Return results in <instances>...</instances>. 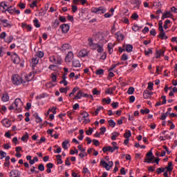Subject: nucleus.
Returning a JSON list of instances; mask_svg holds the SVG:
<instances>
[{
  "mask_svg": "<svg viewBox=\"0 0 177 177\" xmlns=\"http://www.w3.org/2000/svg\"><path fill=\"white\" fill-rule=\"evenodd\" d=\"M105 35L103 33H98L96 35V39H97L98 42L97 44L93 43V40L91 38H88V46H90L91 49H93L98 52V53H102L103 52V45L104 44H107V40L105 38Z\"/></svg>",
  "mask_w": 177,
  "mask_h": 177,
  "instance_id": "1",
  "label": "nucleus"
},
{
  "mask_svg": "<svg viewBox=\"0 0 177 177\" xmlns=\"http://www.w3.org/2000/svg\"><path fill=\"white\" fill-rule=\"evenodd\" d=\"M24 103L20 98H16L14 102L9 106V110H16L17 113H21Z\"/></svg>",
  "mask_w": 177,
  "mask_h": 177,
  "instance_id": "2",
  "label": "nucleus"
},
{
  "mask_svg": "<svg viewBox=\"0 0 177 177\" xmlns=\"http://www.w3.org/2000/svg\"><path fill=\"white\" fill-rule=\"evenodd\" d=\"M32 80H34V75L32 73H30L28 75H21V84H22L23 85H28V82L32 81Z\"/></svg>",
  "mask_w": 177,
  "mask_h": 177,
  "instance_id": "3",
  "label": "nucleus"
},
{
  "mask_svg": "<svg viewBox=\"0 0 177 177\" xmlns=\"http://www.w3.org/2000/svg\"><path fill=\"white\" fill-rule=\"evenodd\" d=\"M49 61L54 64H62L63 59L60 55H51L49 57Z\"/></svg>",
  "mask_w": 177,
  "mask_h": 177,
  "instance_id": "4",
  "label": "nucleus"
},
{
  "mask_svg": "<svg viewBox=\"0 0 177 177\" xmlns=\"http://www.w3.org/2000/svg\"><path fill=\"white\" fill-rule=\"evenodd\" d=\"M106 10H107L106 9V8L103 6L99 8L93 7L91 9V13H95V15H102L103 13H106Z\"/></svg>",
  "mask_w": 177,
  "mask_h": 177,
  "instance_id": "5",
  "label": "nucleus"
},
{
  "mask_svg": "<svg viewBox=\"0 0 177 177\" xmlns=\"http://www.w3.org/2000/svg\"><path fill=\"white\" fill-rule=\"evenodd\" d=\"M100 165L102 167H103L104 168H105V169H106V171H110V169H111V168H113V165H114V163L113 162V161H109V162H106L104 160H101Z\"/></svg>",
  "mask_w": 177,
  "mask_h": 177,
  "instance_id": "6",
  "label": "nucleus"
},
{
  "mask_svg": "<svg viewBox=\"0 0 177 177\" xmlns=\"http://www.w3.org/2000/svg\"><path fill=\"white\" fill-rule=\"evenodd\" d=\"M82 120H83L84 124H88L91 122V120H89V114L86 111H84L82 113Z\"/></svg>",
  "mask_w": 177,
  "mask_h": 177,
  "instance_id": "7",
  "label": "nucleus"
},
{
  "mask_svg": "<svg viewBox=\"0 0 177 177\" xmlns=\"http://www.w3.org/2000/svg\"><path fill=\"white\" fill-rule=\"evenodd\" d=\"M12 81L15 85H20V84H21V77H19V75H12Z\"/></svg>",
  "mask_w": 177,
  "mask_h": 177,
  "instance_id": "8",
  "label": "nucleus"
},
{
  "mask_svg": "<svg viewBox=\"0 0 177 177\" xmlns=\"http://www.w3.org/2000/svg\"><path fill=\"white\" fill-rule=\"evenodd\" d=\"M130 3L133 5V9H139L140 8V4L142 2L139 0H130Z\"/></svg>",
  "mask_w": 177,
  "mask_h": 177,
  "instance_id": "9",
  "label": "nucleus"
},
{
  "mask_svg": "<svg viewBox=\"0 0 177 177\" xmlns=\"http://www.w3.org/2000/svg\"><path fill=\"white\" fill-rule=\"evenodd\" d=\"M147 159H145V162H148V164H150L153 160H154V156H153V151H150L147 154Z\"/></svg>",
  "mask_w": 177,
  "mask_h": 177,
  "instance_id": "10",
  "label": "nucleus"
},
{
  "mask_svg": "<svg viewBox=\"0 0 177 177\" xmlns=\"http://www.w3.org/2000/svg\"><path fill=\"white\" fill-rule=\"evenodd\" d=\"M0 21L3 25V27H6L8 28H12V26L13 25H12V23H10V21H8V19H0Z\"/></svg>",
  "mask_w": 177,
  "mask_h": 177,
  "instance_id": "11",
  "label": "nucleus"
},
{
  "mask_svg": "<svg viewBox=\"0 0 177 177\" xmlns=\"http://www.w3.org/2000/svg\"><path fill=\"white\" fill-rule=\"evenodd\" d=\"M12 57V60L13 62V63H15V64H19L20 63V57H19V55H17V54L16 53H13L11 55Z\"/></svg>",
  "mask_w": 177,
  "mask_h": 177,
  "instance_id": "12",
  "label": "nucleus"
},
{
  "mask_svg": "<svg viewBox=\"0 0 177 177\" xmlns=\"http://www.w3.org/2000/svg\"><path fill=\"white\" fill-rule=\"evenodd\" d=\"M73 59H74V54L72 51H69L65 57V62L66 63H71Z\"/></svg>",
  "mask_w": 177,
  "mask_h": 177,
  "instance_id": "13",
  "label": "nucleus"
},
{
  "mask_svg": "<svg viewBox=\"0 0 177 177\" xmlns=\"http://www.w3.org/2000/svg\"><path fill=\"white\" fill-rule=\"evenodd\" d=\"M60 28L62 29L63 34H67L70 30V26L67 24H64L60 26Z\"/></svg>",
  "mask_w": 177,
  "mask_h": 177,
  "instance_id": "14",
  "label": "nucleus"
},
{
  "mask_svg": "<svg viewBox=\"0 0 177 177\" xmlns=\"http://www.w3.org/2000/svg\"><path fill=\"white\" fill-rule=\"evenodd\" d=\"M1 123L3 124V127H6V128H10L12 125V121L8 118L2 120Z\"/></svg>",
  "mask_w": 177,
  "mask_h": 177,
  "instance_id": "15",
  "label": "nucleus"
},
{
  "mask_svg": "<svg viewBox=\"0 0 177 177\" xmlns=\"http://www.w3.org/2000/svg\"><path fill=\"white\" fill-rule=\"evenodd\" d=\"M71 46L68 44H65L61 47V50L64 53H66L67 50H71Z\"/></svg>",
  "mask_w": 177,
  "mask_h": 177,
  "instance_id": "16",
  "label": "nucleus"
},
{
  "mask_svg": "<svg viewBox=\"0 0 177 177\" xmlns=\"http://www.w3.org/2000/svg\"><path fill=\"white\" fill-rule=\"evenodd\" d=\"M152 95L153 92L149 91L148 90H145L143 93V97L144 99H150Z\"/></svg>",
  "mask_w": 177,
  "mask_h": 177,
  "instance_id": "17",
  "label": "nucleus"
},
{
  "mask_svg": "<svg viewBox=\"0 0 177 177\" xmlns=\"http://www.w3.org/2000/svg\"><path fill=\"white\" fill-rule=\"evenodd\" d=\"M10 177H19L20 176V171L17 169H13L10 172Z\"/></svg>",
  "mask_w": 177,
  "mask_h": 177,
  "instance_id": "18",
  "label": "nucleus"
},
{
  "mask_svg": "<svg viewBox=\"0 0 177 177\" xmlns=\"http://www.w3.org/2000/svg\"><path fill=\"white\" fill-rule=\"evenodd\" d=\"M39 62V58H38V57L37 56H34V57L32 58V62H31L32 67H35L38 64Z\"/></svg>",
  "mask_w": 177,
  "mask_h": 177,
  "instance_id": "19",
  "label": "nucleus"
},
{
  "mask_svg": "<svg viewBox=\"0 0 177 177\" xmlns=\"http://www.w3.org/2000/svg\"><path fill=\"white\" fill-rule=\"evenodd\" d=\"M102 151H104V153H106V151H110L111 153H114V151H115V149L113 148V147H104L102 148Z\"/></svg>",
  "mask_w": 177,
  "mask_h": 177,
  "instance_id": "20",
  "label": "nucleus"
},
{
  "mask_svg": "<svg viewBox=\"0 0 177 177\" xmlns=\"http://www.w3.org/2000/svg\"><path fill=\"white\" fill-rule=\"evenodd\" d=\"M79 57H86L88 56V51L85 49L81 50L78 53Z\"/></svg>",
  "mask_w": 177,
  "mask_h": 177,
  "instance_id": "21",
  "label": "nucleus"
},
{
  "mask_svg": "<svg viewBox=\"0 0 177 177\" xmlns=\"http://www.w3.org/2000/svg\"><path fill=\"white\" fill-rule=\"evenodd\" d=\"M172 16V13L171 12H165L162 16V20H164L165 19H168Z\"/></svg>",
  "mask_w": 177,
  "mask_h": 177,
  "instance_id": "22",
  "label": "nucleus"
},
{
  "mask_svg": "<svg viewBox=\"0 0 177 177\" xmlns=\"http://www.w3.org/2000/svg\"><path fill=\"white\" fill-rule=\"evenodd\" d=\"M82 91L79 90L77 95L74 97V100H78V99H81L82 97Z\"/></svg>",
  "mask_w": 177,
  "mask_h": 177,
  "instance_id": "23",
  "label": "nucleus"
},
{
  "mask_svg": "<svg viewBox=\"0 0 177 177\" xmlns=\"http://www.w3.org/2000/svg\"><path fill=\"white\" fill-rule=\"evenodd\" d=\"M113 48H114V44L112 43H109L107 46V48L110 55L113 53Z\"/></svg>",
  "mask_w": 177,
  "mask_h": 177,
  "instance_id": "24",
  "label": "nucleus"
},
{
  "mask_svg": "<svg viewBox=\"0 0 177 177\" xmlns=\"http://www.w3.org/2000/svg\"><path fill=\"white\" fill-rule=\"evenodd\" d=\"M161 56H164V50H156V59H160Z\"/></svg>",
  "mask_w": 177,
  "mask_h": 177,
  "instance_id": "25",
  "label": "nucleus"
},
{
  "mask_svg": "<svg viewBox=\"0 0 177 177\" xmlns=\"http://www.w3.org/2000/svg\"><path fill=\"white\" fill-rule=\"evenodd\" d=\"M21 27L22 28H26L28 31H31V30H32L31 25H28L27 24H22Z\"/></svg>",
  "mask_w": 177,
  "mask_h": 177,
  "instance_id": "26",
  "label": "nucleus"
},
{
  "mask_svg": "<svg viewBox=\"0 0 177 177\" xmlns=\"http://www.w3.org/2000/svg\"><path fill=\"white\" fill-rule=\"evenodd\" d=\"M9 99H10L9 94H8V93L3 94V95L1 97L2 102H8Z\"/></svg>",
  "mask_w": 177,
  "mask_h": 177,
  "instance_id": "27",
  "label": "nucleus"
},
{
  "mask_svg": "<svg viewBox=\"0 0 177 177\" xmlns=\"http://www.w3.org/2000/svg\"><path fill=\"white\" fill-rule=\"evenodd\" d=\"M158 37L162 39H168V37L165 35V32H164V30L162 32H160Z\"/></svg>",
  "mask_w": 177,
  "mask_h": 177,
  "instance_id": "28",
  "label": "nucleus"
},
{
  "mask_svg": "<svg viewBox=\"0 0 177 177\" xmlns=\"http://www.w3.org/2000/svg\"><path fill=\"white\" fill-rule=\"evenodd\" d=\"M117 39H118V41H122V39H124V35H122V33L118 32L115 34Z\"/></svg>",
  "mask_w": 177,
  "mask_h": 177,
  "instance_id": "29",
  "label": "nucleus"
},
{
  "mask_svg": "<svg viewBox=\"0 0 177 177\" xmlns=\"http://www.w3.org/2000/svg\"><path fill=\"white\" fill-rule=\"evenodd\" d=\"M68 143H70V140H66L65 141H64L62 142L63 149H64L65 150H67V149H68V147H67V145H68Z\"/></svg>",
  "mask_w": 177,
  "mask_h": 177,
  "instance_id": "30",
  "label": "nucleus"
},
{
  "mask_svg": "<svg viewBox=\"0 0 177 177\" xmlns=\"http://www.w3.org/2000/svg\"><path fill=\"white\" fill-rule=\"evenodd\" d=\"M59 24H60V21H59V19H55V21L53 23V27L54 28H57Z\"/></svg>",
  "mask_w": 177,
  "mask_h": 177,
  "instance_id": "31",
  "label": "nucleus"
},
{
  "mask_svg": "<svg viewBox=\"0 0 177 177\" xmlns=\"http://www.w3.org/2000/svg\"><path fill=\"white\" fill-rule=\"evenodd\" d=\"M56 158H57V162L58 165L63 164V160H62V156L61 155H57Z\"/></svg>",
  "mask_w": 177,
  "mask_h": 177,
  "instance_id": "32",
  "label": "nucleus"
},
{
  "mask_svg": "<svg viewBox=\"0 0 177 177\" xmlns=\"http://www.w3.org/2000/svg\"><path fill=\"white\" fill-rule=\"evenodd\" d=\"M118 136H120V133H118V132H113V133H112L111 140H115V139H116L117 138H118Z\"/></svg>",
  "mask_w": 177,
  "mask_h": 177,
  "instance_id": "33",
  "label": "nucleus"
},
{
  "mask_svg": "<svg viewBox=\"0 0 177 177\" xmlns=\"http://www.w3.org/2000/svg\"><path fill=\"white\" fill-rule=\"evenodd\" d=\"M44 55V52L42 51H37L36 55L35 56H36L37 57H38V59H41V57Z\"/></svg>",
  "mask_w": 177,
  "mask_h": 177,
  "instance_id": "34",
  "label": "nucleus"
},
{
  "mask_svg": "<svg viewBox=\"0 0 177 177\" xmlns=\"http://www.w3.org/2000/svg\"><path fill=\"white\" fill-rule=\"evenodd\" d=\"M33 23L35 24V26L37 28H39L41 27V24H39V21H38V19H35L33 20Z\"/></svg>",
  "mask_w": 177,
  "mask_h": 177,
  "instance_id": "35",
  "label": "nucleus"
},
{
  "mask_svg": "<svg viewBox=\"0 0 177 177\" xmlns=\"http://www.w3.org/2000/svg\"><path fill=\"white\" fill-rule=\"evenodd\" d=\"M73 67H81V64L80 63V61L74 60L73 62Z\"/></svg>",
  "mask_w": 177,
  "mask_h": 177,
  "instance_id": "36",
  "label": "nucleus"
},
{
  "mask_svg": "<svg viewBox=\"0 0 177 177\" xmlns=\"http://www.w3.org/2000/svg\"><path fill=\"white\" fill-rule=\"evenodd\" d=\"M145 56H149V55H153V50L151 48H149L148 50H145Z\"/></svg>",
  "mask_w": 177,
  "mask_h": 177,
  "instance_id": "37",
  "label": "nucleus"
},
{
  "mask_svg": "<svg viewBox=\"0 0 177 177\" xmlns=\"http://www.w3.org/2000/svg\"><path fill=\"white\" fill-rule=\"evenodd\" d=\"M124 138H126V139H129V138L132 136V133H131V131H126L124 134Z\"/></svg>",
  "mask_w": 177,
  "mask_h": 177,
  "instance_id": "38",
  "label": "nucleus"
},
{
  "mask_svg": "<svg viewBox=\"0 0 177 177\" xmlns=\"http://www.w3.org/2000/svg\"><path fill=\"white\" fill-rule=\"evenodd\" d=\"M126 51L127 52H132V49H133V46H132V45L128 44L126 46Z\"/></svg>",
  "mask_w": 177,
  "mask_h": 177,
  "instance_id": "39",
  "label": "nucleus"
},
{
  "mask_svg": "<svg viewBox=\"0 0 177 177\" xmlns=\"http://www.w3.org/2000/svg\"><path fill=\"white\" fill-rule=\"evenodd\" d=\"M102 103H106V104H110V103H111V99H110V98H107V99L103 98L102 100Z\"/></svg>",
  "mask_w": 177,
  "mask_h": 177,
  "instance_id": "40",
  "label": "nucleus"
},
{
  "mask_svg": "<svg viewBox=\"0 0 177 177\" xmlns=\"http://www.w3.org/2000/svg\"><path fill=\"white\" fill-rule=\"evenodd\" d=\"M142 27H139L138 25H134L132 26V30L133 31H139L140 30H141Z\"/></svg>",
  "mask_w": 177,
  "mask_h": 177,
  "instance_id": "41",
  "label": "nucleus"
},
{
  "mask_svg": "<svg viewBox=\"0 0 177 177\" xmlns=\"http://www.w3.org/2000/svg\"><path fill=\"white\" fill-rule=\"evenodd\" d=\"M167 169V171L170 172L172 171V162H168V166L166 168Z\"/></svg>",
  "mask_w": 177,
  "mask_h": 177,
  "instance_id": "42",
  "label": "nucleus"
},
{
  "mask_svg": "<svg viewBox=\"0 0 177 177\" xmlns=\"http://www.w3.org/2000/svg\"><path fill=\"white\" fill-rule=\"evenodd\" d=\"M133 92H135V88L133 87L129 88L127 91L128 95H133Z\"/></svg>",
  "mask_w": 177,
  "mask_h": 177,
  "instance_id": "43",
  "label": "nucleus"
},
{
  "mask_svg": "<svg viewBox=\"0 0 177 177\" xmlns=\"http://www.w3.org/2000/svg\"><path fill=\"white\" fill-rule=\"evenodd\" d=\"M153 85H154V84L153 82H149L147 89H149V91H153Z\"/></svg>",
  "mask_w": 177,
  "mask_h": 177,
  "instance_id": "44",
  "label": "nucleus"
},
{
  "mask_svg": "<svg viewBox=\"0 0 177 177\" xmlns=\"http://www.w3.org/2000/svg\"><path fill=\"white\" fill-rule=\"evenodd\" d=\"M13 41V36H8L6 40V42L10 44Z\"/></svg>",
  "mask_w": 177,
  "mask_h": 177,
  "instance_id": "45",
  "label": "nucleus"
},
{
  "mask_svg": "<svg viewBox=\"0 0 177 177\" xmlns=\"http://www.w3.org/2000/svg\"><path fill=\"white\" fill-rule=\"evenodd\" d=\"M6 157V152H4L3 151H0V159L2 160V158H5Z\"/></svg>",
  "mask_w": 177,
  "mask_h": 177,
  "instance_id": "46",
  "label": "nucleus"
},
{
  "mask_svg": "<svg viewBox=\"0 0 177 177\" xmlns=\"http://www.w3.org/2000/svg\"><path fill=\"white\" fill-rule=\"evenodd\" d=\"M106 95H113V90L111 88H106L105 91Z\"/></svg>",
  "mask_w": 177,
  "mask_h": 177,
  "instance_id": "47",
  "label": "nucleus"
},
{
  "mask_svg": "<svg viewBox=\"0 0 177 177\" xmlns=\"http://www.w3.org/2000/svg\"><path fill=\"white\" fill-rule=\"evenodd\" d=\"M109 127H111L112 128H114V127H115V123L113 120H109Z\"/></svg>",
  "mask_w": 177,
  "mask_h": 177,
  "instance_id": "48",
  "label": "nucleus"
},
{
  "mask_svg": "<svg viewBox=\"0 0 177 177\" xmlns=\"http://www.w3.org/2000/svg\"><path fill=\"white\" fill-rule=\"evenodd\" d=\"M121 60H123V62H126V60H128V55L127 54H123L121 56Z\"/></svg>",
  "mask_w": 177,
  "mask_h": 177,
  "instance_id": "49",
  "label": "nucleus"
},
{
  "mask_svg": "<svg viewBox=\"0 0 177 177\" xmlns=\"http://www.w3.org/2000/svg\"><path fill=\"white\" fill-rule=\"evenodd\" d=\"M103 73H104V71H103V69H99L95 71V74L97 75H102V74H103Z\"/></svg>",
  "mask_w": 177,
  "mask_h": 177,
  "instance_id": "50",
  "label": "nucleus"
},
{
  "mask_svg": "<svg viewBox=\"0 0 177 177\" xmlns=\"http://www.w3.org/2000/svg\"><path fill=\"white\" fill-rule=\"evenodd\" d=\"M140 113H142V114H149V113H150V110L148 109H145V110L141 109Z\"/></svg>",
  "mask_w": 177,
  "mask_h": 177,
  "instance_id": "51",
  "label": "nucleus"
},
{
  "mask_svg": "<svg viewBox=\"0 0 177 177\" xmlns=\"http://www.w3.org/2000/svg\"><path fill=\"white\" fill-rule=\"evenodd\" d=\"M168 115V112H167L166 113H163L160 120H161L162 121H164V120H165V118H167V116Z\"/></svg>",
  "mask_w": 177,
  "mask_h": 177,
  "instance_id": "52",
  "label": "nucleus"
},
{
  "mask_svg": "<svg viewBox=\"0 0 177 177\" xmlns=\"http://www.w3.org/2000/svg\"><path fill=\"white\" fill-rule=\"evenodd\" d=\"M38 169L39 171H45V167L44 166V165L40 164L38 166Z\"/></svg>",
  "mask_w": 177,
  "mask_h": 177,
  "instance_id": "53",
  "label": "nucleus"
},
{
  "mask_svg": "<svg viewBox=\"0 0 177 177\" xmlns=\"http://www.w3.org/2000/svg\"><path fill=\"white\" fill-rule=\"evenodd\" d=\"M131 19H133L134 20H138V19H139V15L136 13H133L131 15Z\"/></svg>",
  "mask_w": 177,
  "mask_h": 177,
  "instance_id": "54",
  "label": "nucleus"
},
{
  "mask_svg": "<svg viewBox=\"0 0 177 177\" xmlns=\"http://www.w3.org/2000/svg\"><path fill=\"white\" fill-rule=\"evenodd\" d=\"M93 95H100V91H97V88L93 89Z\"/></svg>",
  "mask_w": 177,
  "mask_h": 177,
  "instance_id": "55",
  "label": "nucleus"
},
{
  "mask_svg": "<svg viewBox=\"0 0 177 177\" xmlns=\"http://www.w3.org/2000/svg\"><path fill=\"white\" fill-rule=\"evenodd\" d=\"M46 140V138H45V137H41L40 140L37 142V145H41V143H44Z\"/></svg>",
  "mask_w": 177,
  "mask_h": 177,
  "instance_id": "56",
  "label": "nucleus"
},
{
  "mask_svg": "<svg viewBox=\"0 0 177 177\" xmlns=\"http://www.w3.org/2000/svg\"><path fill=\"white\" fill-rule=\"evenodd\" d=\"M6 38V32H3L0 34V39H5Z\"/></svg>",
  "mask_w": 177,
  "mask_h": 177,
  "instance_id": "57",
  "label": "nucleus"
},
{
  "mask_svg": "<svg viewBox=\"0 0 177 177\" xmlns=\"http://www.w3.org/2000/svg\"><path fill=\"white\" fill-rule=\"evenodd\" d=\"M19 8H20V9H26V4H24V3L21 2L18 4Z\"/></svg>",
  "mask_w": 177,
  "mask_h": 177,
  "instance_id": "58",
  "label": "nucleus"
},
{
  "mask_svg": "<svg viewBox=\"0 0 177 177\" xmlns=\"http://www.w3.org/2000/svg\"><path fill=\"white\" fill-rule=\"evenodd\" d=\"M100 133L101 135H104V132H106V127H101L100 129Z\"/></svg>",
  "mask_w": 177,
  "mask_h": 177,
  "instance_id": "59",
  "label": "nucleus"
},
{
  "mask_svg": "<svg viewBox=\"0 0 177 177\" xmlns=\"http://www.w3.org/2000/svg\"><path fill=\"white\" fill-rule=\"evenodd\" d=\"M51 78H52L53 82H56V80H57V76H56V75L52 73V74H51Z\"/></svg>",
  "mask_w": 177,
  "mask_h": 177,
  "instance_id": "60",
  "label": "nucleus"
},
{
  "mask_svg": "<svg viewBox=\"0 0 177 177\" xmlns=\"http://www.w3.org/2000/svg\"><path fill=\"white\" fill-rule=\"evenodd\" d=\"M100 110H103V106H99L97 108V109L95 110V115H97V114H99V111H100Z\"/></svg>",
  "mask_w": 177,
  "mask_h": 177,
  "instance_id": "61",
  "label": "nucleus"
},
{
  "mask_svg": "<svg viewBox=\"0 0 177 177\" xmlns=\"http://www.w3.org/2000/svg\"><path fill=\"white\" fill-rule=\"evenodd\" d=\"M26 139H28V133H26V134L21 137V140L23 142H24V140H26Z\"/></svg>",
  "mask_w": 177,
  "mask_h": 177,
  "instance_id": "62",
  "label": "nucleus"
},
{
  "mask_svg": "<svg viewBox=\"0 0 177 177\" xmlns=\"http://www.w3.org/2000/svg\"><path fill=\"white\" fill-rule=\"evenodd\" d=\"M112 146H113V149H115V150H118V147L117 146V142H113L111 143Z\"/></svg>",
  "mask_w": 177,
  "mask_h": 177,
  "instance_id": "63",
  "label": "nucleus"
},
{
  "mask_svg": "<svg viewBox=\"0 0 177 177\" xmlns=\"http://www.w3.org/2000/svg\"><path fill=\"white\" fill-rule=\"evenodd\" d=\"M111 106L113 109H117L118 107V102H112Z\"/></svg>",
  "mask_w": 177,
  "mask_h": 177,
  "instance_id": "64",
  "label": "nucleus"
}]
</instances>
